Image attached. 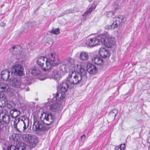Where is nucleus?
<instances>
[{"label":"nucleus","instance_id":"nucleus-38","mask_svg":"<svg viewBox=\"0 0 150 150\" xmlns=\"http://www.w3.org/2000/svg\"><path fill=\"white\" fill-rule=\"evenodd\" d=\"M62 69L63 72H67V70L65 66H63Z\"/></svg>","mask_w":150,"mask_h":150},{"label":"nucleus","instance_id":"nucleus-12","mask_svg":"<svg viewBox=\"0 0 150 150\" xmlns=\"http://www.w3.org/2000/svg\"><path fill=\"white\" fill-rule=\"evenodd\" d=\"M87 71L91 74H95L98 71L97 67L94 65L88 63L86 66Z\"/></svg>","mask_w":150,"mask_h":150},{"label":"nucleus","instance_id":"nucleus-26","mask_svg":"<svg viewBox=\"0 0 150 150\" xmlns=\"http://www.w3.org/2000/svg\"><path fill=\"white\" fill-rule=\"evenodd\" d=\"M60 93H62V92H59V91H57V93H56V94L55 95V97H54L52 99V100L54 101H56L57 102H58V101H60V100H62L64 98V97H63L62 98H61V97L59 95H57V94H60Z\"/></svg>","mask_w":150,"mask_h":150},{"label":"nucleus","instance_id":"nucleus-19","mask_svg":"<svg viewBox=\"0 0 150 150\" xmlns=\"http://www.w3.org/2000/svg\"><path fill=\"white\" fill-rule=\"evenodd\" d=\"M20 122L18 118H15L13 121V126L15 128L16 132L18 133V134H21V132L20 131L18 128L17 127V124Z\"/></svg>","mask_w":150,"mask_h":150},{"label":"nucleus","instance_id":"nucleus-20","mask_svg":"<svg viewBox=\"0 0 150 150\" xmlns=\"http://www.w3.org/2000/svg\"><path fill=\"white\" fill-rule=\"evenodd\" d=\"M11 116L12 118H16L20 115V112L18 109H14L10 112Z\"/></svg>","mask_w":150,"mask_h":150},{"label":"nucleus","instance_id":"nucleus-5","mask_svg":"<svg viewBox=\"0 0 150 150\" xmlns=\"http://www.w3.org/2000/svg\"><path fill=\"white\" fill-rule=\"evenodd\" d=\"M40 118L41 120H43L44 123L49 125L53 122L54 116L51 113L44 112L42 113Z\"/></svg>","mask_w":150,"mask_h":150},{"label":"nucleus","instance_id":"nucleus-3","mask_svg":"<svg viewBox=\"0 0 150 150\" xmlns=\"http://www.w3.org/2000/svg\"><path fill=\"white\" fill-rule=\"evenodd\" d=\"M102 36L100 39L101 44H103L106 47L110 48L112 47L115 44V39L107 32L104 33L100 35Z\"/></svg>","mask_w":150,"mask_h":150},{"label":"nucleus","instance_id":"nucleus-35","mask_svg":"<svg viewBox=\"0 0 150 150\" xmlns=\"http://www.w3.org/2000/svg\"><path fill=\"white\" fill-rule=\"evenodd\" d=\"M34 22H28L26 24V25L29 27H31L33 26V24H34Z\"/></svg>","mask_w":150,"mask_h":150},{"label":"nucleus","instance_id":"nucleus-31","mask_svg":"<svg viewBox=\"0 0 150 150\" xmlns=\"http://www.w3.org/2000/svg\"><path fill=\"white\" fill-rule=\"evenodd\" d=\"M6 100V97L5 95L3 94H0V100L2 103H5Z\"/></svg>","mask_w":150,"mask_h":150},{"label":"nucleus","instance_id":"nucleus-43","mask_svg":"<svg viewBox=\"0 0 150 150\" xmlns=\"http://www.w3.org/2000/svg\"><path fill=\"white\" fill-rule=\"evenodd\" d=\"M85 137H86V135H85V134H84L82 136H81V137L80 139H81L82 138H85Z\"/></svg>","mask_w":150,"mask_h":150},{"label":"nucleus","instance_id":"nucleus-7","mask_svg":"<svg viewBox=\"0 0 150 150\" xmlns=\"http://www.w3.org/2000/svg\"><path fill=\"white\" fill-rule=\"evenodd\" d=\"M101 37L100 35L93 38L88 39L86 42V44L90 47H93L96 45H100Z\"/></svg>","mask_w":150,"mask_h":150},{"label":"nucleus","instance_id":"nucleus-27","mask_svg":"<svg viewBox=\"0 0 150 150\" xmlns=\"http://www.w3.org/2000/svg\"><path fill=\"white\" fill-rule=\"evenodd\" d=\"M18 118L19 120L20 121L21 120L22 121L23 124L29 122V119L25 116H22L21 117Z\"/></svg>","mask_w":150,"mask_h":150},{"label":"nucleus","instance_id":"nucleus-13","mask_svg":"<svg viewBox=\"0 0 150 150\" xmlns=\"http://www.w3.org/2000/svg\"><path fill=\"white\" fill-rule=\"evenodd\" d=\"M99 53L102 58H106L110 55V52L105 48H101L99 49Z\"/></svg>","mask_w":150,"mask_h":150},{"label":"nucleus","instance_id":"nucleus-16","mask_svg":"<svg viewBox=\"0 0 150 150\" xmlns=\"http://www.w3.org/2000/svg\"><path fill=\"white\" fill-rule=\"evenodd\" d=\"M11 72L9 71L8 70H6L2 71L1 72V78L2 79L4 80L7 81L8 80L9 81V79L10 77V74Z\"/></svg>","mask_w":150,"mask_h":150},{"label":"nucleus","instance_id":"nucleus-18","mask_svg":"<svg viewBox=\"0 0 150 150\" xmlns=\"http://www.w3.org/2000/svg\"><path fill=\"white\" fill-rule=\"evenodd\" d=\"M3 123L6 124L8 123L10 120V117L9 114L8 112L5 113V115L2 116Z\"/></svg>","mask_w":150,"mask_h":150},{"label":"nucleus","instance_id":"nucleus-4","mask_svg":"<svg viewBox=\"0 0 150 150\" xmlns=\"http://www.w3.org/2000/svg\"><path fill=\"white\" fill-rule=\"evenodd\" d=\"M9 84L12 86L17 88L18 91L23 89H25L26 91L29 90V88L28 87L24 84L21 83L19 79H18L16 78H11L9 79Z\"/></svg>","mask_w":150,"mask_h":150},{"label":"nucleus","instance_id":"nucleus-6","mask_svg":"<svg viewBox=\"0 0 150 150\" xmlns=\"http://www.w3.org/2000/svg\"><path fill=\"white\" fill-rule=\"evenodd\" d=\"M126 21V18L122 16L115 17L113 18V22L111 25L112 29H114L122 25Z\"/></svg>","mask_w":150,"mask_h":150},{"label":"nucleus","instance_id":"nucleus-23","mask_svg":"<svg viewBox=\"0 0 150 150\" xmlns=\"http://www.w3.org/2000/svg\"><path fill=\"white\" fill-rule=\"evenodd\" d=\"M53 78L54 79L58 81L60 79V78H61V75L59 73L57 70H54L53 72Z\"/></svg>","mask_w":150,"mask_h":150},{"label":"nucleus","instance_id":"nucleus-45","mask_svg":"<svg viewBox=\"0 0 150 150\" xmlns=\"http://www.w3.org/2000/svg\"><path fill=\"white\" fill-rule=\"evenodd\" d=\"M2 106H3V105H1V106H0V107H2Z\"/></svg>","mask_w":150,"mask_h":150},{"label":"nucleus","instance_id":"nucleus-8","mask_svg":"<svg viewBox=\"0 0 150 150\" xmlns=\"http://www.w3.org/2000/svg\"><path fill=\"white\" fill-rule=\"evenodd\" d=\"M68 88V85L67 81H63L60 83L58 87L57 91L62 92V93L60 94H57V95H59L61 97V98H62L63 97H65V92H66Z\"/></svg>","mask_w":150,"mask_h":150},{"label":"nucleus","instance_id":"nucleus-14","mask_svg":"<svg viewBox=\"0 0 150 150\" xmlns=\"http://www.w3.org/2000/svg\"><path fill=\"white\" fill-rule=\"evenodd\" d=\"M52 103L51 104L50 107V110L52 112H58L59 108V103L56 101L52 100Z\"/></svg>","mask_w":150,"mask_h":150},{"label":"nucleus","instance_id":"nucleus-34","mask_svg":"<svg viewBox=\"0 0 150 150\" xmlns=\"http://www.w3.org/2000/svg\"><path fill=\"white\" fill-rule=\"evenodd\" d=\"M17 148L13 145H11L8 146L6 150H16Z\"/></svg>","mask_w":150,"mask_h":150},{"label":"nucleus","instance_id":"nucleus-30","mask_svg":"<svg viewBox=\"0 0 150 150\" xmlns=\"http://www.w3.org/2000/svg\"><path fill=\"white\" fill-rule=\"evenodd\" d=\"M112 8L115 10H116L120 8V6L118 4V2L117 1L114 2L112 5Z\"/></svg>","mask_w":150,"mask_h":150},{"label":"nucleus","instance_id":"nucleus-29","mask_svg":"<svg viewBox=\"0 0 150 150\" xmlns=\"http://www.w3.org/2000/svg\"><path fill=\"white\" fill-rule=\"evenodd\" d=\"M26 145L23 142H21L19 144L18 147H16V150H24L26 148Z\"/></svg>","mask_w":150,"mask_h":150},{"label":"nucleus","instance_id":"nucleus-1","mask_svg":"<svg viewBox=\"0 0 150 150\" xmlns=\"http://www.w3.org/2000/svg\"><path fill=\"white\" fill-rule=\"evenodd\" d=\"M60 63L58 56L55 53H51L47 55V57L41 56L38 57L37 64L44 71H49L53 67Z\"/></svg>","mask_w":150,"mask_h":150},{"label":"nucleus","instance_id":"nucleus-11","mask_svg":"<svg viewBox=\"0 0 150 150\" xmlns=\"http://www.w3.org/2000/svg\"><path fill=\"white\" fill-rule=\"evenodd\" d=\"M25 136L27 138V141L33 147L35 146L38 142V139L35 136H30L28 135H26Z\"/></svg>","mask_w":150,"mask_h":150},{"label":"nucleus","instance_id":"nucleus-25","mask_svg":"<svg viewBox=\"0 0 150 150\" xmlns=\"http://www.w3.org/2000/svg\"><path fill=\"white\" fill-rule=\"evenodd\" d=\"M96 7V5L91 6L88 9V10L86 11L82 15L83 17H85V18L88 15L89 13L92 12L93 10H94Z\"/></svg>","mask_w":150,"mask_h":150},{"label":"nucleus","instance_id":"nucleus-9","mask_svg":"<svg viewBox=\"0 0 150 150\" xmlns=\"http://www.w3.org/2000/svg\"><path fill=\"white\" fill-rule=\"evenodd\" d=\"M34 125L35 126L36 130L38 131L44 132L48 130L50 128V127L42 125L39 121H36L34 122Z\"/></svg>","mask_w":150,"mask_h":150},{"label":"nucleus","instance_id":"nucleus-21","mask_svg":"<svg viewBox=\"0 0 150 150\" xmlns=\"http://www.w3.org/2000/svg\"><path fill=\"white\" fill-rule=\"evenodd\" d=\"M118 113V112L117 109H114L109 112L108 115V116L113 120H114L117 115Z\"/></svg>","mask_w":150,"mask_h":150},{"label":"nucleus","instance_id":"nucleus-24","mask_svg":"<svg viewBox=\"0 0 150 150\" xmlns=\"http://www.w3.org/2000/svg\"><path fill=\"white\" fill-rule=\"evenodd\" d=\"M40 70L38 67H34L31 69V73L34 75H37L40 74Z\"/></svg>","mask_w":150,"mask_h":150},{"label":"nucleus","instance_id":"nucleus-33","mask_svg":"<svg viewBox=\"0 0 150 150\" xmlns=\"http://www.w3.org/2000/svg\"><path fill=\"white\" fill-rule=\"evenodd\" d=\"M74 8H73L67 10L66 11L64 12V14H69L70 13H74L75 11V10H74Z\"/></svg>","mask_w":150,"mask_h":150},{"label":"nucleus","instance_id":"nucleus-44","mask_svg":"<svg viewBox=\"0 0 150 150\" xmlns=\"http://www.w3.org/2000/svg\"><path fill=\"white\" fill-rule=\"evenodd\" d=\"M5 26V23H4L3 24L1 25V26L3 27H4Z\"/></svg>","mask_w":150,"mask_h":150},{"label":"nucleus","instance_id":"nucleus-28","mask_svg":"<svg viewBox=\"0 0 150 150\" xmlns=\"http://www.w3.org/2000/svg\"><path fill=\"white\" fill-rule=\"evenodd\" d=\"M7 84L6 83H1L0 84V92H3L6 89L7 86Z\"/></svg>","mask_w":150,"mask_h":150},{"label":"nucleus","instance_id":"nucleus-2","mask_svg":"<svg viewBox=\"0 0 150 150\" xmlns=\"http://www.w3.org/2000/svg\"><path fill=\"white\" fill-rule=\"evenodd\" d=\"M77 68L79 73H76L72 71L69 74L67 81L71 84H76L82 81V78L86 76L87 71L81 65H78Z\"/></svg>","mask_w":150,"mask_h":150},{"label":"nucleus","instance_id":"nucleus-37","mask_svg":"<svg viewBox=\"0 0 150 150\" xmlns=\"http://www.w3.org/2000/svg\"><path fill=\"white\" fill-rule=\"evenodd\" d=\"M69 64H71L74 66V62L73 59H70L69 60Z\"/></svg>","mask_w":150,"mask_h":150},{"label":"nucleus","instance_id":"nucleus-32","mask_svg":"<svg viewBox=\"0 0 150 150\" xmlns=\"http://www.w3.org/2000/svg\"><path fill=\"white\" fill-rule=\"evenodd\" d=\"M49 32L54 34L57 35L60 33V30L59 28H56L55 29H53L51 30Z\"/></svg>","mask_w":150,"mask_h":150},{"label":"nucleus","instance_id":"nucleus-22","mask_svg":"<svg viewBox=\"0 0 150 150\" xmlns=\"http://www.w3.org/2000/svg\"><path fill=\"white\" fill-rule=\"evenodd\" d=\"M80 59L83 61H85L88 59V55L87 53L85 52H81L79 55Z\"/></svg>","mask_w":150,"mask_h":150},{"label":"nucleus","instance_id":"nucleus-15","mask_svg":"<svg viewBox=\"0 0 150 150\" xmlns=\"http://www.w3.org/2000/svg\"><path fill=\"white\" fill-rule=\"evenodd\" d=\"M12 53L16 55H20L22 52V48L19 45H16L12 47Z\"/></svg>","mask_w":150,"mask_h":150},{"label":"nucleus","instance_id":"nucleus-40","mask_svg":"<svg viewBox=\"0 0 150 150\" xmlns=\"http://www.w3.org/2000/svg\"><path fill=\"white\" fill-rule=\"evenodd\" d=\"M148 135L147 141L148 143L150 144V132L149 133Z\"/></svg>","mask_w":150,"mask_h":150},{"label":"nucleus","instance_id":"nucleus-39","mask_svg":"<svg viewBox=\"0 0 150 150\" xmlns=\"http://www.w3.org/2000/svg\"><path fill=\"white\" fill-rule=\"evenodd\" d=\"M125 147V144H120V147L121 149L122 150H124Z\"/></svg>","mask_w":150,"mask_h":150},{"label":"nucleus","instance_id":"nucleus-10","mask_svg":"<svg viewBox=\"0 0 150 150\" xmlns=\"http://www.w3.org/2000/svg\"><path fill=\"white\" fill-rule=\"evenodd\" d=\"M12 71L19 76H22L23 74V69L21 65L16 64L13 67Z\"/></svg>","mask_w":150,"mask_h":150},{"label":"nucleus","instance_id":"nucleus-36","mask_svg":"<svg viewBox=\"0 0 150 150\" xmlns=\"http://www.w3.org/2000/svg\"><path fill=\"white\" fill-rule=\"evenodd\" d=\"M29 122L25 123L24 124V126L23 127V130L24 131L25 129L28 127L29 126Z\"/></svg>","mask_w":150,"mask_h":150},{"label":"nucleus","instance_id":"nucleus-42","mask_svg":"<svg viewBox=\"0 0 150 150\" xmlns=\"http://www.w3.org/2000/svg\"><path fill=\"white\" fill-rule=\"evenodd\" d=\"M115 150H122L118 146H116L115 147Z\"/></svg>","mask_w":150,"mask_h":150},{"label":"nucleus","instance_id":"nucleus-41","mask_svg":"<svg viewBox=\"0 0 150 150\" xmlns=\"http://www.w3.org/2000/svg\"><path fill=\"white\" fill-rule=\"evenodd\" d=\"M105 28L106 29L109 30L110 29H112V27H111V25H107L105 26Z\"/></svg>","mask_w":150,"mask_h":150},{"label":"nucleus","instance_id":"nucleus-17","mask_svg":"<svg viewBox=\"0 0 150 150\" xmlns=\"http://www.w3.org/2000/svg\"><path fill=\"white\" fill-rule=\"evenodd\" d=\"M92 62L97 65L103 64V62L101 57L99 56H96L92 59Z\"/></svg>","mask_w":150,"mask_h":150}]
</instances>
